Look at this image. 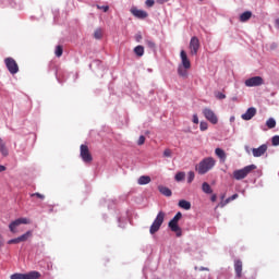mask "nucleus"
I'll return each mask as SVG.
<instances>
[{"instance_id":"13","label":"nucleus","mask_w":279,"mask_h":279,"mask_svg":"<svg viewBox=\"0 0 279 279\" xmlns=\"http://www.w3.org/2000/svg\"><path fill=\"white\" fill-rule=\"evenodd\" d=\"M254 117H256V108L254 107H250L245 113H243L241 116V119H243V121H252V119H254Z\"/></svg>"},{"instance_id":"15","label":"nucleus","mask_w":279,"mask_h":279,"mask_svg":"<svg viewBox=\"0 0 279 279\" xmlns=\"http://www.w3.org/2000/svg\"><path fill=\"white\" fill-rule=\"evenodd\" d=\"M181 63L184 69H191V60H189V56L186 54V51L181 50L180 52Z\"/></svg>"},{"instance_id":"4","label":"nucleus","mask_w":279,"mask_h":279,"mask_svg":"<svg viewBox=\"0 0 279 279\" xmlns=\"http://www.w3.org/2000/svg\"><path fill=\"white\" fill-rule=\"evenodd\" d=\"M162 223H165V211H159L149 228V233L156 234V232L160 230Z\"/></svg>"},{"instance_id":"47","label":"nucleus","mask_w":279,"mask_h":279,"mask_svg":"<svg viewBox=\"0 0 279 279\" xmlns=\"http://www.w3.org/2000/svg\"><path fill=\"white\" fill-rule=\"evenodd\" d=\"M227 204H230V202H228V198L226 201H222L218 206H220V208H223L225 206H227Z\"/></svg>"},{"instance_id":"42","label":"nucleus","mask_w":279,"mask_h":279,"mask_svg":"<svg viewBox=\"0 0 279 279\" xmlns=\"http://www.w3.org/2000/svg\"><path fill=\"white\" fill-rule=\"evenodd\" d=\"M154 3H156V1H154V0H146V1H145V5H146L147 8H154Z\"/></svg>"},{"instance_id":"16","label":"nucleus","mask_w":279,"mask_h":279,"mask_svg":"<svg viewBox=\"0 0 279 279\" xmlns=\"http://www.w3.org/2000/svg\"><path fill=\"white\" fill-rule=\"evenodd\" d=\"M235 278H241L243 274V262L240 259L234 260Z\"/></svg>"},{"instance_id":"43","label":"nucleus","mask_w":279,"mask_h":279,"mask_svg":"<svg viewBox=\"0 0 279 279\" xmlns=\"http://www.w3.org/2000/svg\"><path fill=\"white\" fill-rule=\"evenodd\" d=\"M137 145H145V135H141L138 141H137Z\"/></svg>"},{"instance_id":"35","label":"nucleus","mask_w":279,"mask_h":279,"mask_svg":"<svg viewBox=\"0 0 279 279\" xmlns=\"http://www.w3.org/2000/svg\"><path fill=\"white\" fill-rule=\"evenodd\" d=\"M173 156V153L171 151V149L166 148L163 150V158H171Z\"/></svg>"},{"instance_id":"17","label":"nucleus","mask_w":279,"mask_h":279,"mask_svg":"<svg viewBox=\"0 0 279 279\" xmlns=\"http://www.w3.org/2000/svg\"><path fill=\"white\" fill-rule=\"evenodd\" d=\"M215 154L221 162H226L228 155L226 154V150H223V148H216Z\"/></svg>"},{"instance_id":"54","label":"nucleus","mask_w":279,"mask_h":279,"mask_svg":"<svg viewBox=\"0 0 279 279\" xmlns=\"http://www.w3.org/2000/svg\"><path fill=\"white\" fill-rule=\"evenodd\" d=\"M2 171H5V166H0V173H1Z\"/></svg>"},{"instance_id":"11","label":"nucleus","mask_w":279,"mask_h":279,"mask_svg":"<svg viewBox=\"0 0 279 279\" xmlns=\"http://www.w3.org/2000/svg\"><path fill=\"white\" fill-rule=\"evenodd\" d=\"M190 50L192 56H197V51H199V38L195 36L191 38Z\"/></svg>"},{"instance_id":"36","label":"nucleus","mask_w":279,"mask_h":279,"mask_svg":"<svg viewBox=\"0 0 279 279\" xmlns=\"http://www.w3.org/2000/svg\"><path fill=\"white\" fill-rule=\"evenodd\" d=\"M0 5H11V8H14V2L10 0H0Z\"/></svg>"},{"instance_id":"51","label":"nucleus","mask_w":279,"mask_h":279,"mask_svg":"<svg viewBox=\"0 0 279 279\" xmlns=\"http://www.w3.org/2000/svg\"><path fill=\"white\" fill-rule=\"evenodd\" d=\"M118 222H119V228H125L124 225H121V218H118Z\"/></svg>"},{"instance_id":"29","label":"nucleus","mask_w":279,"mask_h":279,"mask_svg":"<svg viewBox=\"0 0 279 279\" xmlns=\"http://www.w3.org/2000/svg\"><path fill=\"white\" fill-rule=\"evenodd\" d=\"M184 178H186L185 172H178L174 177L175 182H182L184 181Z\"/></svg>"},{"instance_id":"30","label":"nucleus","mask_w":279,"mask_h":279,"mask_svg":"<svg viewBox=\"0 0 279 279\" xmlns=\"http://www.w3.org/2000/svg\"><path fill=\"white\" fill-rule=\"evenodd\" d=\"M62 53H64V49L62 46H57L54 50V54L57 58H62Z\"/></svg>"},{"instance_id":"5","label":"nucleus","mask_w":279,"mask_h":279,"mask_svg":"<svg viewBox=\"0 0 279 279\" xmlns=\"http://www.w3.org/2000/svg\"><path fill=\"white\" fill-rule=\"evenodd\" d=\"M40 278V272L33 270L26 274L15 272L10 276V279H38Z\"/></svg>"},{"instance_id":"53","label":"nucleus","mask_w":279,"mask_h":279,"mask_svg":"<svg viewBox=\"0 0 279 279\" xmlns=\"http://www.w3.org/2000/svg\"><path fill=\"white\" fill-rule=\"evenodd\" d=\"M276 27H279V17L275 21Z\"/></svg>"},{"instance_id":"23","label":"nucleus","mask_w":279,"mask_h":279,"mask_svg":"<svg viewBox=\"0 0 279 279\" xmlns=\"http://www.w3.org/2000/svg\"><path fill=\"white\" fill-rule=\"evenodd\" d=\"M187 70L189 69H186V68H184L182 65H179V68H178V75H180V77H184V78L189 77V71Z\"/></svg>"},{"instance_id":"57","label":"nucleus","mask_w":279,"mask_h":279,"mask_svg":"<svg viewBox=\"0 0 279 279\" xmlns=\"http://www.w3.org/2000/svg\"><path fill=\"white\" fill-rule=\"evenodd\" d=\"M89 69H93V63L89 64Z\"/></svg>"},{"instance_id":"25","label":"nucleus","mask_w":279,"mask_h":279,"mask_svg":"<svg viewBox=\"0 0 279 279\" xmlns=\"http://www.w3.org/2000/svg\"><path fill=\"white\" fill-rule=\"evenodd\" d=\"M202 191H203V193H205L206 195L213 194V187H210V184H208V182H204V183L202 184Z\"/></svg>"},{"instance_id":"50","label":"nucleus","mask_w":279,"mask_h":279,"mask_svg":"<svg viewBox=\"0 0 279 279\" xmlns=\"http://www.w3.org/2000/svg\"><path fill=\"white\" fill-rule=\"evenodd\" d=\"M210 199H211V202H217V194H213Z\"/></svg>"},{"instance_id":"21","label":"nucleus","mask_w":279,"mask_h":279,"mask_svg":"<svg viewBox=\"0 0 279 279\" xmlns=\"http://www.w3.org/2000/svg\"><path fill=\"white\" fill-rule=\"evenodd\" d=\"M135 56H137V58H143V56H145V47L138 45L133 49Z\"/></svg>"},{"instance_id":"49","label":"nucleus","mask_w":279,"mask_h":279,"mask_svg":"<svg viewBox=\"0 0 279 279\" xmlns=\"http://www.w3.org/2000/svg\"><path fill=\"white\" fill-rule=\"evenodd\" d=\"M93 64H95L96 66H101V60H94Z\"/></svg>"},{"instance_id":"26","label":"nucleus","mask_w":279,"mask_h":279,"mask_svg":"<svg viewBox=\"0 0 279 279\" xmlns=\"http://www.w3.org/2000/svg\"><path fill=\"white\" fill-rule=\"evenodd\" d=\"M0 151L2 156H8V148L5 147V143H3V140L0 137Z\"/></svg>"},{"instance_id":"40","label":"nucleus","mask_w":279,"mask_h":279,"mask_svg":"<svg viewBox=\"0 0 279 279\" xmlns=\"http://www.w3.org/2000/svg\"><path fill=\"white\" fill-rule=\"evenodd\" d=\"M97 9L102 10V12H108V10H110V7L109 5H99V4H97Z\"/></svg>"},{"instance_id":"12","label":"nucleus","mask_w":279,"mask_h":279,"mask_svg":"<svg viewBox=\"0 0 279 279\" xmlns=\"http://www.w3.org/2000/svg\"><path fill=\"white\" fill-rule=\"evenodd\" d=\"M130 12H131V14H133V16H135V19L143 20V19H147L149 16L147 11L138 10V9H136V7H132Z\"/></svg>"},{"instance_id":"55","label":"nucleus","mask_w":279,"mask_h":279,"mask_svg":"<svg viewBox=\"0 0 279 279\" xmlns=\"http://www.w3.org/2000/svg\"><path fill=\"white\" fill-rule=\"evenodd\" d=\"M230 122H231V123H234V116H232V117L230 118Z\"/></svg>"},{"instance_id":"8","label":"nucleus","mask_w":279,"mask_h":279,"mask_svg":"<svg viewBox=\"0 0 279 279\" xmlns=\"http://www.w3.org/2000/svg\"><path fill=\"white\" fill-rule=\"evenodd\" d=\"M244 84L247 88H254L256 86H263V84H265V80H263L262 76H253L247 78Z\"/></svg>"},{"instance_id":"22","label":"nucleus","mask_w":279,"mask_h":279,"mask_svg":"<svg viewBox=\"0 0 279 279\" xmlns=\"http://www.w3.org/2000/svg\"><path fill=\"white\" fill-rule=\"evenodd\" d=\"M250 19H252V11H245L240 15L241 23H246Z\"/></svg>"},{"instance_id":"48","label":"nucleus","mask_w":279,"mask_h":279,"mask_svg":"<svg viewBox=\"0 0 279 279\" xmlns=\"http://www.w3.org/2000/svg\"><path fill=\"white\" fill-rule=\"evenodd\" d=\"M135 40H136V43H140V40H143V35L137 34V35L135 36Z\"/></svg>"},{"instance_id":"31","label":"nucleus","mask_w":279,"mask_h":279,"mask_svg":"<svg viewBox=\"0 0 279 279\" xmlns=\"http://www.w3.org/2000/svg\"><path fill=\"white\" fill-rule=\"evenodd\" d=\"M56 77H57L59 84H62V82L66 81V78H64V74H62V72H60V71L56 72Z\"/></svg>"},{"instance_id":"20","label":"nucleus","mask_w":279,"mask_h":279,"mask_svg":"<svg viewBox=\"0 0 279 279\" xmlns=\"http://www.w3.org/2000/svg\"><path fill=\"white\" fill-rule=\"evenodd\" d=\"M144 43L148 47V49H151V51H156V41H154L151 37H146L144 39Z\"/></svg>"},{"instance_id":"46","label":"nucleus","mask_w":279,"mask_h":279,"mask_svg":"<svg viewBox=\"0 0 279 279\" xmlns=\"http://www.w3.org/2000/svg\"><path fill=\"white\" fill-rule=\"evenodd\" d=\"M192 121L193 123H195L197 125V123H199V118L197 117V114H193V118H192Z\"/></svg>"},{"instance_id":"38","label":"nucleus","mask_w":279,"mask_h":279,"mask_svg":"<svg viewBox=\"0 0 279 279\" xmlns=\"http://www.w3.org/2000/svg\"><path fill=\"white\" fill-rule=\"evenodd\" d=\"M9 245H12V244H16V243H21V240L20 238H14V239H11L8 241Z\"/></svg>"},{"instance_id":"28","label":"nucleus","mask_w":279,"mask_h":279,"mask_svg":"<svg viewBox=\"0 0 279 279\" xmlns=\"http://www.w3.org/2000/svg\"><path fill=\"white\" fill-rule=\"evenodd\" d=\"M29 236H32V231H27L24 234L20 235V243H23L25 241H27L29 239Z\"/></svg>"},{"instance_id":"19","label":"nucleus","mask_w":279,"mask_h":279,"mask_svg":"<svg viewBox=\"0 0 279 279\" xmlns=\"http://www.w3.org/2000/svg\"><path fill=\"white\" fill-rule=\"evenodd\" d=\"M149 182H151V177L149 175H141L137 180L140 186H145V184H149Z\"/></svg>"},{"instance_id":"45","label":"nucleus","mask_w":279,"mask_h":279,"mask_svg":"<svg viewBox=\"0 0 279 279\" xmlns=\"http://www.w3.org/2000/svg\"><path fill=\"white\" fill-rule=\"evenodd\" d=\"M217 99H226V94L218 92V94L216 95Z\"/></svg>"},{"instance_id":"59","label":"nucleus","mask_w":279,"mask_h":279,"mask_svg":"<svg viewBox=\"0 0 279 279\" xmlns=\"http://www.w3.org/2000/svg\"><path fill=\"white\" fill-rule=\"evenodd\" d=\"M2 243H3V242H0V247H1Z\"/></svg>"},{"instance_id":"2","label":"nucleus","mask_w":279,"mask_h":279,"mask_svg":"<svg viewBox=\"0 0 279 279\" xmlns=\"http://www.w3.org/2000/svg\"><path fill=\"white\" fill-rule=\"evenodd\" d=\"M254 169H256V165L252 163L242 169L234 170L233 178H234V180H245V177L250 175V173H252V171H254Z\"/></svg>"},{"instance_id":"33","label":"nucleus","mask_w":279,"mask_h":279,"mask_svg":"<svg viewBox=\"0 0 279 279\" xmlns=\"http://www.w3.org/2000/svg\"><path fill=\"white\" fill-rule=\"evenodd\" d=\"M195 180V172L189 171L187 172V184H191Z\"/></svg>"},{"instance_id":"24","label":"nucleus","mask_w":279,"mask_h":279,"mask_svg":"<svg viewBox=\"0 0 279 279\" xmlns=\"http://www.w3.org/2000/svg\"><path fill=\"white\" fill-rule=\"evenodd\" d=\"M179 207L183 208V210H191V202L186 199L179 201Z\"/></svg>"},{"instance_id":"1","label":"nucleus","mask_w":279,"mask_h":279,"mask_svg":"<svg viewBox=\"0 0 279 279\" xmlns=\"http://www.w3.org/2000/svg\"><path fill=\"white\" fill-rule=\"evenodd\" d=\"M215 165H217L215 158L207 157L199 161L195 170L199 175H206V173H208V171H210L215 167Z\"/></svg>"},{"instance_id":"56","label":"nucleus","mask_w":279,"mask_h":279,"mask_svg":"<svg viewBox=\"0 0 279 279\" xmlns=\"http://www.w3.org/2000/svg\"><path fill=\"white\" fill-rule=\"evenodd\" d=\"M221 199H226V194H222V195H221Z\"/></svg>"},{"instance_id":"6","label":"nucleus","mask_w":279,"mask_h":279,"mask_svg":"<svg viewBox=\"0 0 279 279\" xmlns=\"http://www.w3.org/2000/svg\"><path fill=\"white\" fill-rule=\"evenodd\" d=\"M4 64L11 75H16V73H19V64L12 57L4 59Z\"/></svg>"},{"instance_id":"18","label":"nucleus","mask_w":279,"mask_h":279,"mask_svg":"<svg viewBox=\"0 0 279 279\" xmlns=\"http://www.w3.org/2000/svg\"><path fill=\"white\" fill-rule=\"evenodd\" d=\"M158 191L159 193H161V195H165V197H171V195H173V192H171V189L165 185H158Z\"/></svg>"},{"instance_id":"27","label":"nucleus","mask_w":279,"mask_h":279,"mask_svg":"<svg viewBox=\"0 0 279 279\" xmlns=\"http://www.w3.org/2000/svg\"><path fill=\"white\" fill-rule=\"evenodd\" d=\"M266 125L269 130H274V128H276V119L274 118H269L267 121H266Z\"/></svg>"},{"instance_id":"39","label":"nucleus","mask_w":279,"mask_h":279,"mask_svg":"<svg viewBox=\"0 0 279 279\" xmlns=\"http://www.w3.org/2000/svg\"><path fill=\"white\" fill-rule=\"evenodd\" d=\"M195 271H210V269L208 267H204V266H201V267H197L195 266L194 267Z\"/></svg>"},{"instance_id":"52","label":"nucleus","mask_w":279,"mask_h":279,"mask_svg":"<svg viewBox=\"0 0 279 279\" xmlns=\"http://www.w3.org/2000/svg\"><path fill=\"white\" fill-rule=\"evenodd\" d=\"M167 1H169V0H157V3L162 4V3H167Z\"/></svg>"},{"instance_id":"9","label":"nucleus","mask_w":279,"mask_h":279,"mask_svg":"<svg viewBox=\"0 0 279 279\" xmlns=\"http://www.w3.org/2000/svg\"><path fill=\"white\" fill-rule=\"evenodd\" d=\"M203 114L205 119H207V121H209V123H211L213 125H217L219 123V118H217V114H215V111H213L211 109H203Z\"/></svg>"},{"instance_id":"32","label":"nucleus","mask_w":279,"mask_h":279,"mask_svg":"<svg viewBox=\"0 0 279 279\" xmlns=\"http://www.w3.org/2000/svg\"><path fill=\"white\" fill-rule=\"evenodd\" d=\"M199 130H201V132H206V130H208V122H206V121H201V123H199Z\"/></svg>"},{"instance_id":"7","label":"nucleus","mask_w":279,"mask_h":279,"mask_svg":"<svg viewBox=\"0 0 279 279\" xmlns=\"http://www.w3.org/2000/svg\"><path fill=\"white\" fill-rule=\"evenodd\" d=\"M80 156L83 162H93V155H90V150L88 149V146H86L85 144H82L80 147Z\"/></svg>"},{"instance_id":"37","label":"nucleus","mask_w":279,"mask_h":279,"mask_svg":"<svg viewBox=\"0 0 279 279\" xmlns=\"http://www.w3.org/2000/svg\"><path fill=\"white\" fill-rule=\"evenodd\" d=\"M101 36H102L101 28L96 29L94 33V37L96 38V40H100Z\"/></svg>"},{"instance_id":"34","label":"nucleus","mask_w":279,"mask_h":279,"mask_svg":"<svg viewBox=\"0 0 279 279\" xmlns=\"http://www.w3.org/2000/svg\"><path fill=\"white\" fill-rule=\"evenodd\" d=\"M271 145H272L274 147H278V145H279V135L272 136V138H271Z\"/></svg>"},{"instance_id":"41","label":"nucleus","mask_w":279,"mask_h":279,"mask_svg":"<svg viewBox=\"0 0 279 279\" xmlns=\"http://www.w3.org/2000/svg\"><path fill=\"white\" fill-rule=\"evenodd\" d=\"M31 197H38L39 199H45V195L38 192L31 194Z\"/></svg>"},{"instance_id":"58","label":"nucleus","mask_w":279,"mask_h":279,"mask_svg":"<svg viewBox=\"0 0 279 279\" xmlns=\"http://www.w3.org/2000/svg\"><path fill=\"white\" fill-rule=\"evenodd\" d=\"M0 243H3V241L1 240V235H0Z\"/></svg>"},{"instance_id":"3","label":"nucleus","mask_w":279,"mask_h":279,"mask_svg":"<svg viewBox=\"0 0 279 279\" xmlns=\"http://www.w3.org/2000/svg\"><path fill=\"white\" fill-rule=\"evenodd\" d=\"M180 219H182V214L178 211L168 223L171 232H175L177 236H182V228H180V225H178V221H180Z\"/></svg>"},{"instance_id":"14","label":"nucleus","mask_w":279,"mask_h":279,"mask_svg":"<svg viewBox=\"0 0 279 279\" xmlns=\"http://www.w3.org/2000/svg\"><path fill=\"white\" fill-rule=\"evenodd\" d=\"M267 151V144H263L257 148L252 149V154L254 158H260V156H264Z\"/></svg>"},{"instance_id":"44","label":"nucleus","mask_w":279,"mask_h":279,"mask_svg":"<svg viewBox=\"0 0 279 279\" xmlns=\"http://www.w3.org/2000/svg\"><path fill=\"white\" fill-rule=\"evenodd\" d=\"M238 198H239V194H233L227 198V202H234V199H238Z\"/></svg>"},{"instance_id":"10","label":"nucleus","mask_w":279,"mask_h":279,"mask_svg":"<svg viewBox=\"0 0 279 279\" xmlns=\"http://www.w3.org/2000/svg\"><path fill=\"white\" fill-rule=\"evenodd\" d=\"M23 223L24 225L29 223V219H27V218H17V219H15L14 221H12L9 225L10 232H16V228H19V226H21Z\"/></svg>"}]
</instances>
